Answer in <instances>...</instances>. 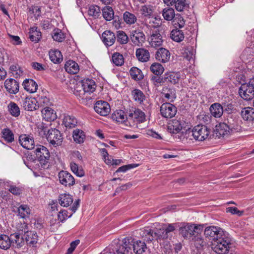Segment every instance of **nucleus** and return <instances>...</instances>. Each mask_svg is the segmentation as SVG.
I'll use <instances>...</instances> for the list:
<instances>
[{
    "mask_svg": "<svg viewBox=\"0 0 254 254\" xmlns=\"http://www.w3.org/2000/svg\"><path fill=\"white\" fill-rule=\"evenodd\" d=\"M126 113V126L127 127L136 128L138 124L146 120L145 113L138 108H132Z\"/></svg>",
    "mask_w": 254,
    "mask_h": 254,
    "instance_id": "f257e3e1",
    "label": "nucleus"
},
{
    "mask_svg": "<svg viewBox=\"0 0 254 254\" xmlns=\"http://www.w3.org/2000/svg\"><path fill=\"white\" fill-rule=\"evenodd\" d=\"M222 235L214 240L211 246L212 249L218 254H226L229 251L231 244V239L226 232Z\"/></svg>",
    "mask_w": 254,
    "mask_h": 254,
    "instance_id": "f03ea898",
    "label": "nucleus"
},
{
    "mask_svg": "<svg viewBox=\"0 0 254 254\" xmlns=\"http://www.w3.org/2000/svg\"><path fill=\"white\" fill-rule=\"evenodd\" d=\"M210 126L201 124L195 126L191 130H188L189 134L193 137V138L198 141H203L211 137V128Z\"/></svg>",
    "mask_w": 254,
    "mask_h": 254,
    "instance_id": "7ed1b4c3",
    "label": "nucleus"
},
{
    "mask_svg": "<svg viewBox=\"0 0 254 254\" xmlns=\"http://www.w3.org/2000/svg\"><path fill=\"white\" fill-rule=\"evenodd\" d=\"M240 129V127L237 124H230L228 125L224 123H220L218 126H215V128L213 129L212 136L218 138L224 137L225 135L230 134L233 132L238 131Z\"/></svg>",
    "mask_w": 254,
    "mask_h": 254,
    "instance_id": "20e7f679",
    "label": "nucleus"
},
{
    "mask_svg": "<svg viewBox=\"0 0 254 254\" xmlns=\"http://www.w3.org/2000/svg\"><path fill=\"white\" fill-rule=\"evenodd\" d=\"M140 235H142V237L148 236L147 239V241H152L154 239L156 240H164L168 239L169 237L163 227L157 230L155 232H153L150 229L148 230L144 229L141 231Z\"/></svg>",
    "mask_w": 254,
    "mask_h": 254,
    "instance_id": "39448f33",
    "label": "nucleus"
},
{
    "mask_svg": "<svg viewBox=\"0 0 254 254\" xmlns=\"http://www.w3.org/2000/svg\"><path fill=\"white\" fill-rule=\"evenodd\" d=\"M34 153L38 159V162L42 167L47 164L49 161L50 154L48 149L45 146L41 145H37Z\"/></svg>",
    "mask_w": 254,
    "mask_h": 254,
    "instance_id": "423d86ee",
    "label": "nucleus"
},
{
    "mask_svg": "<svg viewBox=\"0 0 254 254\" xmlns=\"http://www.w3.org/2000/svg\"><path fill=\"white\" fill-rule=\"evenodd\" d=\"M47 139L53 145L59 146L62 144L63 137L62 133L58 129L51 128L48 131Z\"/></svg>",
    "mask_w": 254,
    "mask_h": 254,
    "instance_id": "0eeeda50",
    "label": "nucleus"
},
{
    "mask_svg": "<svg viewBox=\"0 0 254 254\" xmlns=\"http://www.w3.org/2000/svg\"><path fill=\"white\" fill-rule=\"evenodd\" d=\"M239 94L246 100H250L254 97V88L249 83L243 84L239 88Z\"/></svg>",
    "mask_w": 254,
    "mask_h": 254,
    "instance_id": "6e6552de",
    "label": "nucleus"
},
{
    "mask_svg": "<svg viewBox=\"0 0 254 254\" xmlns=\"http://www.w3.org/2000/svg\"><path fill=\"white\" fill-rule=\"evenodd\" d=\"M160 113L165 118H172L175 116L177 112V108L170 103H163L160 107Z\"/></svg>",
    "mask_w": 254,
    "mask_h": 254,
    "instance_id": "1a4fd4ad",
    "label": "nucleus"
},
{
    "mask_svg": "<svg viewBox=\"0 0 254 254\" xmlns=\"http://www.w3.org/2000/svg\"><path fill=\"white\" fill-rule=\"evenodd\" d=\"M58 177L60 183L65 187H70L75 184L73 177L66 171H60Z\"/></svg>",
    "mask_w": 254,
    "mask_h": 254,
    "instance_id": "9d476101",
    "label": "nucleus"
},
{
    "mask_svg": "<svg viewBox=\"0 0 254 254\" xmlns=\"http://www.w3.org/2000/svg\"><path fill=\"white\" fill-rule=\"evenodd\" d=\"M131 238H125L122 241V244L117 246L114 254H128L131 250L132 244L130 242Z\"/></svg>",
    "mask_w": 254,
    "mask_h": 254,
    "instance_id": "9b49d317",
    "label": "nucleus"
},
{
    "mask_svg": "<svg viewBox=\"0 0 254 254\" xmlns=\"http://www.w3.org/2000/svg\"><path fill=\"white\" fill-rule=\"evenodd\" d=\"M225 232L220 227L216 226H210L206 227L204 230V235L206 237H210L214 241L219 237L224 235Z\"/></svg>",
    "mask_w": 254,
    "mask_h": 254,
    "instance_id": "f8f14e48",
    "label": "nucleus"
},
{
    "mask_svg": "<svg viewBox=\"0 0 254 254\" xmlns=\"http://www.w3.org/2000/svg\"><path fill=\"white\" fill-rule=\"evenodd\" d=\"M94 108L97 113L102 116H106L111 111L109 103L101 100L96 102Z\"/></svg>",
    "mask_w": 254,
    "mask_h": 254,
    "instance_id": "ddd939ff",
    "label": "nucleus"
},
{
    "mask_svg": "<svg viewBox=\"0 0 254 254\" xmlns=\"http://www.w3.org/2000/svg\"><path fill=\"white\" fill-rule=\"evenodd\" d=\"M197 229L196 226L187 224L181 227L179 229L180 234L186 239H190L195 235V230Z\"/></svg>",
    "mask_w": 254,
    "mask_h": 254,
    "instance_id": "4468645a",
    "label": "nucleus"
},
{
    "mask_svg": "<svg viewBox=\"0 0 254 254\" xmlns=\"http://www.w3.org/2000/svg\"><path fill=\"white\" fill-rule=\"evenodd\" d=\"M131 42L136 46H141L145 41V35L140 30L132 31L130 35Z\"/></svg>",
    "mask_w": 254,
    "mask_h": 254,
    "instance_id": "2eb2a0df",
    "label": "nucleus"
},
{
    "mask_svg": "<svg viewBox=\"0 0 254 254\" xmlns=\"http://www.w3.org/2000/svg\"><path fill=\"white\" fill-rule=\"evenodd\" d=\"M186 122L183 120H173L172 123L169 124L168 128L173 133L179 132L183 128H185Z\"/></svg>",
    "mask_w": 254,
    "mask_h": 254,
    "instance_id": "dca6fc26",
    "label": "nucleus"
},
{
    "mask_svg": "<svg viewBox=\"0 0 254 254\" xmlns=\"http://www.w3.org/2000/svg\"><path fill=\"white\" fill-rule=\"evenodd\" d=\"M19 142L21 145L28 150L34 148V141L33 137L26 134H22L19 137Z\"/></svg>",
    "mask_w": 254,
    "mask_h": 254,
    "instance_id": "f3484780",
    "label": "nucleus"
},
{
    "mask_svg": "<svg viewBox=\"0 0 254 254\" xmlns=\"http://www.w3.org/2000/svg\"><path fill=\"white\" fill-rule=\"evenodd\" d=\"M4 86L10 94H15L19 91V83L13 78L7 79L5 81Z\"/></svg>",
    "mask_w": 254,
    "mask_h": 254,
    "instance_id": "a211bd4d",
    "label": "nucleus"
},
{
    "mask_svg": "<svg viewBox=\"0 0 254 254\" xmlns=\"http://www.w3.org/2000/svg\"><path fill=\"white\" fill-rule=\"evenodd\" d=\"M12 247L20 248L24 246L25 239L19 233H15L10 235Z\"/></svg>",
    "mask_w": 254,
    "mask_h": 254,
    "instance_id": "6ab92c4d",
    "label": "nucleus"
},
{
    "mask_svg": "<svg viewBox=\"0 0 254 254\" xmlns=\"http://www.w3.org/2000/svg\"><path fill=\"white\" fill-rule=\"evenodd\" d=\"M155 58L157 61L165 63L169 61L170 58V53L168 50L160 48L156 53Z\"/></svg>",
    "mask_w": 254,
    "mask_h": 254,
    "instance_id": "aec40b11",
    "label": "nucleus"
},
{
    "mask_svg": "<svg viewBox=\"0 0 254 254\" xmlns=\"http://www.w3.org/2000/svg\"><path fill=\"white\" fill-rule=\"evenodd\" d=\"M149 42L152 47H158L162 45L163 42L162 37L158 31H155L150 35Z\"/></svg>",
    "mask_w": 254,
    "mask_h": 254,
    "instance_id": "412c9836",
    "label": "nucleus"
},
{
    "mask_svg": "<svg viewBox=\"0 0 254 254\" xmlns=\"http://www.w3.org/2000/svg\"><path fill=\"white\" fill-rule=\"evenodd\" d=\"M24 236L27 245L34 246L37 243L38 237L36 232L26 231L24 232Z\"/></svg>",
    "mask_w": 254,
    "mask_h": 254,
    "instance_id": "4be33fe9",
    "label": "nucleus"
},
{
    "mask_svg": "<svg viewBox=\"0 0 254 254\" xmlns=\"http://www.w3.org/2000/svg\"><path fill=\"white\" fill-rule=\"evenodd\" d=\"M37 104V99L35 98H26L23 102L22 106L25 110L32 111L39 108V105Z\"/></svg>",
    "mask_w": 254,
    "mask_h": 254,
    "instance_id": "5701e85b",
    "label": "nucleus"
},
{
    "mask_svg": "<svg viewBox=\"0 0 254 254\" xmlns=\"http://www.w3.org/2000/svg\"><path fill=\"white\" fill-rule=\"evenodd\" d=\"M241 116L246 121L251 122L254 120V108L247 107L242 108Z\"/></svg>",
    "mask_w": 254,
    "mask_h": 254,
    "instance_id": "b1692460",
    "label": "nucleus"
},
{
    "mask_svg": "<svg viewBox=\"0 0 254 254\" xmlns=\"http://www.w3.org/2000/svg\"><path fill=\"white\" fill-rule=\"evenodd\" d=\"M102 38L103 42L107 46H111L115 43L116 37L113 32L107 30L103 33Z\"/></svg>",
    "mask_w": 254,
    "mask_h": 254,
    "instance_id": "393cba45",
    "label": "nucleus"
},
{
    "mask_svg": "<svg viewBox=\"0 0 254 254\" xmlns=\"http://www.w3.org/2000/svg\"><path fill=\"white\" fill-rule=\"evenodd\" d=\"M211 114L215 118L221 117L224 112L223 106L218 103L212 104L209 108Z\"/></svg>",
    "mask_w": 254,
    "mask_h": 254,
    "instance_id": "a878e982",
    "label": "nucleus"
},
{
    "mask_svg": "<svg viewBox=\"0 0 254 254\" xmlns=\"http://www.w3.org/2000/svg\"><path fill=\"white\" fill-rule=\"evenodd\" d=\"M42 114L43 119L47 121H54L57 118L56 112L53 109L47 107L42 110Z\"/></svg>",
    "mask_w": 254,
    "mask_h": 254,
    "instance_id": "bb28decb",
    "label": "nucleus"
},
{
    "mask_svg": "<svg viewBox=\"0 0 254 254\" xmlns=\"http://www.w3.org/2000/svg\"><path fill=\"white\" fill-rule=\"evenodd\" d=\"M82 86L84 92L92 93L95 91L96 85L93 80L87 78L82 81Z\"/></svg>",
    "mask_w": 254,
    "mask_h": 254,
    "instance_id": "cd10ccee",
    "label": "nucleus"
},
{
    "mask_svg": "<svg viewBox=\"0 0 254 254\" xmlns=\"http://www.w3.org/2000/svg\"><path fill=\"white\" fill-rule=\"evenodd\" d=\"M24 89L30 93H35L37 90L38 85L32 79H25L22 84Z\"/></svg>",
    "mask_w": 254,
    "mask_h": 254,
    "instance_id": "c85d7f7f",
    "label": "nucleus"
},
{
    "mask_svg": "<svg viewBox=\"0 0 254 254\" xmlns=\"http://www.w3.org/2000/svg\"><path fill=\"white\" fill-rule=\"evenodd\" d=\"M111 118L113 120L123 124L126 126V114L124 111L122 110L116 111L112 114Z\"/></svg>",
    "mask_w": 254,
    "mask_h": 254,
    "instance_id": "c756f323",
    "label": "nucleus"
},
{
    "mask_svg": "<svg viewBox=\"0 0 254 254\" xmlns=\"http://www.w3.org/2000/svg\"><path fill=\"white\" fill-rule=\"evenodd\" d=\"M59 201L60 205L63 207H68L73 201L72 196L69 194H61L59 197Z\"/></svg>",
    "mask_w": 254,
    "mask_h": 254,
    "instance_id": "7c9ffc66",
    "label": "nucleus"
},
{
    "mask_svg": "<svg viewBox=\"0 0 254 254\" xmlns=\"http://www.w3.org/2000/svg\"><path fill=\"white\" fill-rule=\"evenodd\" d=\"M64 68L68 73L73 74L78 73L79 70L78 64L73 61L66 62L64 65Z\"/></svg>",
    "mask_w": 254,
    "mask_h": 254,
    "instance_id": "2f4dec72",
    "label": "nucleus"
},
{
    "mask_svg": "<svg viewBox=\"0 0 254 254\" xmlns=\"http://www.w3.org/2000/svg\"><path fill=\"white\" fill-rule=\"evenodd\" d=\"M161 93L170 102H173L176 98V90L174 88L164 87Z\"/></svg>",
    "mask_w": 254,
    "mask_h": 254,
    "instance_id": "473e14b6",
    "label": "nucleus"
},
{
    "mask_svg": "<svg viewBox=\"0 0 254 254\" xmlns=\"http://www.w3.org/2000/svg\"><path fill=\"white\" fill-rule=\"evenodd\" d=\"M136 56L139 61L146 62L149 59L150 54L146 49L139 48L136 51Z\"/></svg>",
    "mask_w": 254,
    "mask_h": 254,
    "instance_id": "72a5a7b5",
    "label": "nucleus"
},
{
    "mask_svg": "<svg viewBox=\"0 0 254 254\" xmlns=\"http://www.w3.org/2000/svg\"><path fill=\"white\" fill-rule=\"evenodd\" d=\"M131 95L134 101L139 104H142L146 98L143 92L138 89H133L131 91Z\"/></svg>",
    "mask_w": 254,
    "mask_h": 254,
    "instance_id": "f704fd0d",
    "label": "nucleus"
},
{
    "mask_svg": "<svg viewBox=\"0 0 254 254\" xmlns=\"http://www.w3.org/2000/svg\"><path fill=\"white\" fill-rule=\"evenodd\" d=\"M171 39L177 42H180L184 39V34L182 30L176 27L172 30L170 33Z\"/></svg>",
    "mask_w": 254,
    "mask_h": 254,
    "instance_id": "c9c22d12",
    "label": "nucleus"
},
{
    "mask_svg": "<svg viewBox=\"0 0 254 254\" xmlns=\"http://www.w3.org/2000/svg\"><path fill=\"white\" fill-rule=\"evenodd\" d=\"M12 246L11 243L10 237L6 235H0V248L4 250H7Z\"/></svg>",
    "mask_w": 254,
    "mask_h": 254,
    "instance_id": "e433bc0d",
    "label": "nucleus"
},
{
    "mask_svg": "<svg viewBox=\"0 0 254 254\" xmlns=\"http://www.w3.org/2000/svg\"><path fill=\"white\" fill-rule=\"evenodd\" d=\"M41 33L37 30V27H32L29 29V38L32 42L37 43L41 39Z\"/></svg>",
    "mask_w": 254,
    "mask_h": 254,
    "instance_id": "4c0bfd02",
    "label": "nucleus"
},
{
    "mask_svg": "<svg viewBox=\"0 0 254 254\" xmlns=\"http://www.w3.org/2000/svg\"><path fill=\"white\" fill-rule=\"evenodd\" d=\"M165 82L167 83L176 84L178 83L180 79L179 74L175 72H168L165 73Z\"/></svg>",
    "mask_w": 254,
    "mask_h": 254,
    "instance_id": "58836bf2",
    "label": "nucleus"
},
{
    "mask_svg": "<svg viewBox=\"0 0 254 254\" xmlns=\"http://www.w3.org/2000/svg\"><path fill=\"white\" fill-rule=\"evenodd\" d=\"M49 57L51 61L54 64H59L63 61L62 53L58 50H51L50 51Z\"/></svg>",
    "mask_w": 254,
    "mask_h": 254,
    "instance_id": "ea45409f",
    "label": "nucleus"
},
{
    "mask_svg": "<svg viewBox=\"0 0 254 254\" xmlns=\"http://www.w3.org/2000/svg\"><path fill=\"white\" fill-rule=\"evenodd\" d=\"M191 240L197 250L202 249L207 244L206 242L202 239V237L198 233L192 238Z\"/></svg>",
    "mask_w": 254,
    "mask_h": 254,
    "instance_id": "a19ab883",
    "label": "nucleus"
},
{
    "mask_svg": "<svg viewBox=\"0 0 254 254\" xmlns=\"http://www.w3.org/2000/svg\"><path fill=\"white\" fill-rule=\"evenodd\" d=\"M146 244L140 240L136 241L133 244V250L136 254H141L146 249Z\"/></svg>",
    "mask_w": 254,
    "mask_h": 254,
    "instance_id": "79ce46f5",
    "label": "nucleus"
},
{
    "mask_svg": "<svg viewBox=\"0 0 254 254\" xmlns=\"http://www.w3.org/2000/svg\"><path fill=\"white\" fill-rule=\"evenodd\" d=\"M102 15L107 21H110L116 18V17H114V12L112 7L109 6H106L103 8Z\"/></svg>",
    "mask_w": 254,
    "mask_h": 254,
    "instance_id": "37998d69",
    "label": "nucleus"
},
{
    "mask_svg": "<svg viewBox=\"0 0 254 254\" xmlns=\"http://www.w3.org/2000/svg\"><path fill=\"white\" fill-rule=\"evenodd\" d=\"M129 73L132 78L135 80H140L144 77L141 70L136 67H131Z\"/></svg>",
    "mask_w": 254,
    "mask_h": 254,
    "instance_id": "c03bdc74",
    "label": "nucleus"
},
{
    "mask_svg": "<svg viewBox=\"0 0 254 254\" xmlns=\"http://www.w3.org/2000/svg\"><path fill=\"white\" fill-rule=\"evenodd\" d=\"M162 15L164 18L167 20H172L175 16L174 9L173 8L167 7L163 9L162 11Z\"/></svg>",
    "mask_w": 254,
    "mask_h": 254,
    "instance_id": "a18cd8bd",
    "label": "nucleus"
},
{
    "mask_svg": "<svg viewBox=\"0 0 254 254\" xmlns=\"http://www.w3.org/2000/svg\"><path fill=\"white\" fill-rule=\"evenodd\" d=\"M72 136L76 143H81L83 142L85 135L82 130L77 129L73 131Z\"/></svg>",
    "mask_w": 254,
    "mask_h": 254,
    "instance_id": "49530a36",
    "label": "nucleus"
},
{
    "mask_svg": "<svg viewBox=\"0 0 254 254\" xmlns=\"http://www.w3.org/2000/svg\"><path fill=\"white\" fill-rule=\"evenodd\" d=\"M151 71L154 74L158 76L161 75L164 72V67L159 63H154L150 67Z\"/></svg>",
    "mask_w": 254,
    "mask_h": 254,
    "instance_id": "de8ad7c7",
    "label": "nucleus"
},
{
    "mask_svg": "<svg viewBox=\"0 0 254 254\" xmlns=\"http://www.w3.org/2000/svg\"><path fill=\"white\" fill-rule=\"evenodd\" d=\"M18 215L22 218L28 217L30 213V209L27 205H21L17 209Z\"/></svg>",
    "mask_w": 254,
    "mask_h": 254,
    "instance_id": "09e8293b",
    "label": "nucleus"
},
{
    "mask_svg": "<svg viewBox=\"0 0 254 254\" xmlns=\"http://www.w3.org/2000/svg\"><path fill=\"white\" fill-rule=\"evenodd\" d=\"M123 18L125 22L129 25L134 24L137 20L135 15L128 11H126L124 13Z\"/></svg>",
    "mask_w": 254,
    "mask_h": 254,
    "instance_id": "8fccbe9b",
    "label": "nucleus"
},
{
    "mask_svg": "<svg viewBox=\"0 0 254 254\" xmlns=\"http://www.w3.org/2000/svg\"><path fill=\"white\" fill-rule=\"evenodd\" d=\"M112 60L113 63L117 66H121L124 63V58L119 53L116 52L112 55Z\"/></svg>",
    "mask_w": 254,
    "mask_h": 254,
    "instance_id": "3c124183",
    "label": "nucleus"
},
{
    "mask_svg": "<svg viewBox=\"0 0 254 254\" xmlns=\"http://www.w3.org/2000/svg\"><path fill=\"white\" fill-rule=\"evenodd\" d=\"M117 41L120 44H127L128 41V38L126 33L123 31H118L117 34Z\"/></svg>",
    "mask_w": 254,
    "mask_h": 254,
    "instance_id": "603ef678",
    "label": "nucleus"
},
{
    "mask_svg": "<svg viewBox=\"0 0 254 254\" xmlns=\"http://www.w3.org/2000/svg\"><path fill=\"white\" fill-rule=\"evenodd\" d=\"M52 38L55 41L61 42L64 40V34L59 29H54L52 34Z\"/></svg>",
    "mask_w": 254,
    "mask_h": 254,
    "instance_id": "864d4df0",
    "label": "nucleus"
},
{
    "mask_svg": "<svg viewBox=\"0 0 254 254\" xmlns=\"http://www.w3.org/2000/svg\"><path fill=\"white\" fill-rule=\"evenodd\" d=\"M175 4V8L178 11H182L184 9L189 7V1L188 0H176Z\"/></svg>",
    "mask_w": 254,
    "mask_h": 254,
    "instance_id": "5fc2aeb1",
    "label": "nucleus"
},
{
    "mask_svg": "<svg viewBox=\"0 0 254 254\" xmlns=\"http://www.w3.org/2000/svg\"><path fill=\"white\" fill-rule=\"evenodd\" d=\"M2 137L8 142H11L14 140V134L8 128H5L2 131Z\"/></svg>",
    "mask_w": 254,
    "mask_h": 254,
    "instance_id": "6e6d98bb",
    "label": "nucleus"
},
{
    "mask_svg": "<svg viewBox=\"0 0 254 254\" xmlns=\"http://www.w3.org/2000/svg\"><path fill=\"white\" fill-rule=\"evenodd\" d=\"M64 122L66 127L72 128L75 127L77 124L76 119L70 116L66 117L64 119Z\"/></svg>",
    "mask_w": 254,
    "mask_h": 254,
    "instance_id": "4d7b16f0",
    "label": "nucleus"
},
{
    "mask_svg": "<svg viewBox=\"0 0 254 254\" xmlns=\"http://www.w3.org/2000/svg\"><path fill=\"white\" fill-rule=\"evenodd\" d=\"M8 107L9 111L12 116L18 117L20 115V110L16 104L11 102Z\"/></svg>",
    "mask_w": 254,
    "mask_h": 254,
    "instance_id": "13d9d810",
    "label": "nucleus"
},
{
    "mask_svg": "<svg viewBox=\"0 0 254 254\" xmlns=\"http://www.w3.org/2000/svg\"><path fill=\"white\" fill-rule=\"evenodd\" d=\"M173 22L175 27L177 28V27L178 26L179 28L183 27L185 23L183 17L180 14H177L176 15V17L175 16Z\"/></svg>",
    "mask_w": 254,
    "mask_h": 254,
    "instance_id": "bf43d9fd",
    "label": "nucleus"
},
{
    "mask_svg": "<svg viewBox=\"0 0 254 254\" xmlns=\"http://www.w3.org/2000/svg\"><path fill=\"white\" fill-rule=\"evenodd\" d=\"M181 54L183 58L188 61H190L192 59L193 53L188 48L181 50Z\"/></svg>",
    "mask_w": 254,
    "mask_h": 254,
    "instance_id": "052dcab7",
    "label": "nucleus"
},
{
    "mask_svg": "<svg viewBox=\"0 0 254 254\" xmlns=\"http://www.w3.org/2000/svg\"><path fill=\"white\" fill-rule=\"evenodd\" d=\"M140 11L141 12L142 15H144L145 17H147L149 18L152 17L153 10L149 6H143L140 9Z\"/></svg>",
    "mask_w": 254,
    "mask_h": 254,
    "instance_id": "680f3d73",
    "label": "nucleus"
},
{
    "mask_svg": "<svg viewBox=\"0 0 254 254\" xmlns=\"http://www.w3.org/2000/svg\"><path fill=\"white\" fill-rule=\"evenodd\" d=\"M89 14L95 17H98L100 13V9L99 6L97 5H92L89 7Z\"/></svg>",
    "mask_w": 254,
    "mask_h": 254,
    "instance_id": "e2e57ef3",
    "label": "nucleus"
},
{
    "mask_svg": "<svg viewBox=\"0 0 254 254\" xmlns=\"http://www.w3.org/2000/svg\"><path fill=\"white\" fill-rule=\"evenodd\" d=\"M37 101L38 104L37 105H39V107L48 106L50 104L49 98L47 97L46 96L39 97L37 100Z\"/></svg>",
    "mask_w": 254,
    "mask_h": 254,
    "instance_id": "0e129e2a",
    "label": "nucleus"
},
{
    "mask_svg": "<svg viewBox=\"0 0 254 254\" xmlns=\"http://www.w3.org/2000/svg\"><path fill=\"white\" fill-rule=\"evenodd\" d=\"M8 190L13 194L18 195L22 193V190L14 185H9Z\"/></svg>",
    "mask_w": 254,
    "mask_h": 254,
    "instance_id": "69168bd1",
    "label": "nucleus"
},
{
    "mask_svg": "<svg viewBox=\"0 0 254 254\" xmlns=\"http://www.w3.org/2000/svg\"><path fill=\"white\" fill-rule=\"evenodd\" d=\"M226 212L231 213L232 214H237L240 216H242L244 212L243 211H240L236 207H229L226 208Z\"/></svg>",
    "mask_w": 254,
    "mask_h": 254,
    "instance_id": "338daca9",
    "label": "nucleus"
},
{
    "mask_svg": "<svg viewBox=\"0 0 254 254\" xmlns=\"http://www.w3.org/2000/svg\"><path fill=\"white\" fill-rule=\"evenodd\" d=\"M34 15L36 19H38L41 15V8L37 6H32L29 10Z\"/></svg>",
    "mask_w": 254,
    "mask_h": 254,
    "instance_id": "774afa93",
    "label": "nucleus"
}]
</instances>
